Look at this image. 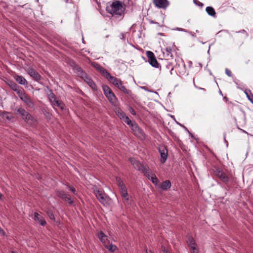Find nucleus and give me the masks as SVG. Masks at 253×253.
I'll return each instance as SVG.
<instances>
[{"mask_svg": "<svg viewBox=\"0 0 253 253\" xmlns=\"http://www.w3.org/2000/svg\"><path fill=\"white\" fill-rule=\"evenodd\" d=\"M107 10L112 15H122L124 13L125 7L121 2L117 0L107 6Z\"/></svg>", "mask_w": 253, "mask_h": 253, "instance_id": "1", "label": "nucleus"}, {"mask_svg": "<svg viewBox=\"0 0 253 253\" xmlns=\"http://www.w3.org/2000/svg\"><path fill=\"white\" fill-rule=\"evenodd\" d=\"M116 181L119 187L122 196L124 199V204L127 205H131V201L129 200L126 188L123 181L120 177H116Z\"/></svg>", "mask_w": 253, "mask_h": 253, "instance_id": "2", "label": "nucleus"}, {"mask_svg": "<svg viewBox=\"0 0 253 253\" xmlns=\"http://www.w3.org/2000/svg\"><path fill=\"white\" fill-rule=\"evenodd\" d=\"M17 112L20 114L22 119L25 120L27 124L30 126L36 125V120L31 114H29L24 109L20 108L17 109Z\"/></svg>", "mask_w": 253, "mask_h": 253, "instance_id": "3", "label": "nucleus"}, {"mask_svg": "<svg viewBox=\"0 0 253 253\" xmlns=\"http://www.w3.org/2000/svg\"><path fill=\"white\" fill-rule=\"evenodd\" d=\"M104 93L106 97L107 98L109 101L113 105H116L117 104V98L112 92L111 89L107 86L103 87Z\"/></svg>", "mask_w": 253, "mask_h": 253, "instance_id": "4", "label": "nucleus"}, {"mask_svg": "<svg viewBox=\"0 0 253 253\" xmlns=\"http://www.w3.org/2000/svg\"><path fill=\"white\" fill-rule=\"evenodd\" d=\"M18 96L28 107L30 108H34L35 107L34 102L23 90L21 92H18Z\"/></svg>", "mask_w": 253, "mask_h": 253, "instance_id": "5", "label": "nucleus"}, {"mask_svg": "<svg viewBox=\"0 0 253 253\" xmlns=\"http://www.w3.org/2000/svg\"><path fill=\"white\" fill-rule=\"evenodd\" d=\"M78 72L80 73V75L81 77L86 82V83L91 87V88L94 90H97V86L94 83L93 81L89 78L87 75L84 72L82 69L78 67L77 68Z\"/></svg>", "mask_w": 253, "mask_h": 253, "instance_id": "6", "label": "nucleus"}, {"mask_svg": "<svg viewBox=\"0 0 253 253\" xmlns=\"http://www.w3.org/2000/svg\"><path fill=\"white\" fill-rule=\"evenodd\" d=\"M146 55L148 59L149 64L153 67L159 68L160 64L158 62L155 55L153 52L151 51H147L146 52Z\"/></svg>", "mask_w": 253, "mask_h": 253, "instance_id": "7", "label": "nucleus"}, {"mask_svg": "<svg viewBox=\"0 0 253 253\" xmlns=\"http://www.w3.org/2000/svg\"><path fill=\"white\" fill-rule=\"evenodd\" d=\"M94 193L97 199L101 204L104 205L108 204V197L103 192L98 189H96L94 191Z\"/></svg>", "mask_w": 253, "mask_h": 253, "instance_id": "8", "label": "nucleus"}, {"mask_svg": "<svg viewBox=\"0 0 253 253\" xmlns=\"http://www.w3.org/2000/svg\"><path fill=\"white\" fill-rule=\"evenodd\" d=\"M153 2L155 7L163 9H166L169 5L168 0H153Z\"/></svg>", "mask_w": 253, "mask_h": 253, "instance_id": "9", "label": "nucleus"}, {"mask_svg": "<svg viewBox=\"0 0 253 253\" xmlns=\"http://www.w3.org/2000/svg\"><path fill=\"white\" fill-rule=\"evenodd\" d=\"M105 73L106 78L109 80V81L112 84H113L117 88H118L120 86V85H121L122 84H123L122 82L120 79L112 76L109 73L106 71H105Z\"/></svg>", "mask_w": 253, "mask_h": 253, "instance_id": "10", "label": "nucleus"}, {"mask_svg": "<svg viewBox=\"0 0 253 253\" xmlns=\"http://www.w3.org/2000/svg\"><path fill=\"white\" fill-rule=\"evenodd\" d=\"M144 174L148 177V178L151 180V181L155 184H157L159 180L156 176L155 174L150 169H144Z\"/></svg>", "mask_w": 253, "mask_h": 253, "instance_id": "11", "label": "nucleus"}, {"mask_svg": "<svg viewBox=\"0 0 253 253\" xmlns=\"http://www.w3.org/2000/svg\"><path fill=\"white\" fill-rule=\"evenodd\" d=\"M214 173L224 183H227L229 181V177L226 174L221 171L219 169L216 168L214 171Z\"/></svg>", "mask_w": 253, "mask_h": 253, "instance_id": "12", "label": "nucleus"}, {"mask_svg": "<svg viewBox=\"0 0 253 253\" xmlns=\"http://www.w3.org/2000/svg\"><path fill=\"white\" fill-rule=\"evenodd\" d=\"M57 196L64 200V201L68 202L70 204L73 203V201L71 200V197L63 191H58L56 192Z\"/></svg>", "mask_w": 253, "mask_h": 253, "instance_id": "13", "label": "nucleus"}, {"mask_svg": "<svg viewBox=\"0 0 253 253\" xmlns=\"http://www.w3.org/2000/svg\"><path fill=\"white\" fill-rule=\"evenodd\" d=\"M159 152L161 155V162L162 163H165L168 158V151L164 146H162L159 149Z\"/></svg>", "mask_w": 253, "mask_h": 253, "instance_id": "14", "label": "nucleus"}, {"mask_svg": "<svg viewBox=\"0 0 253 253\" xmlns=\"http://www.w3.org/2000/svg\"><path fill=\"white\" fill-rule=\"evenodd\" d=\"M27 72L28 74L36 81H38L41 80V76L34 69L32 68L28 69Z\"/></svg>", "mask_w": 253, "mask_h": 253, "instance_id": "15", "label": "nucleus"}, {"mask_svg": "<svg viewBox=\"0 0 253 253\" xmlns=\"http://www.w3.org/2000/svg\"><path fill=\"white\" fill-rule=\"evenodd\" d=\"M34 220L37 221L42 226H44L46 223L44 218L36 212L34 213Z\"/></svg>", "mask_w": 253, "mask_h": 253, "instance_id": "16", "label": "nucleus"}, {"mask_svg": "<svg viewBox=\"0 0 253 253\" xmlns=\"http://www.w3.org/2000/svg\"><path fill=\"white\" fill-rule=\"evenodd\" d=\"M97 237L104 245L108 244L109 242L108 236L105 235L102 231H100L98 233Z\"/></svg>", "mask_w": 253, "mask_h": 253, "instance_id": "17", "label": "nucleus"}, {"mask_svg": "<svg viewBox=\"0 0 253 253\" xmlns=\"http://www.w3.org/2000/svg\"><path fill=\"white\" fill-rule=\"evenodd\" d=\"M171 186V184L170 181L169 180H167L161 184L160 187L163 190H167L170 188Z\"/></svg>", "mask_w": 253, "mask_h": 253, "instance_id": "18", "label": "nucleus"}, {"mask_svg": "<svg viewBox=\"0 0 253 253\" xmlns=\"http://www.w3.org/2000/svg\"><path fill=\"white\" fill-rule=\"evenodd\" d=\"M15 80L20 84H27L26 80L21 76L16 75L14 77Z\"/></svg>", "mask_w": 253, "mask_h": 253, "instance_id": "19", "label": "nucleus"}, {"mask_svg": "<svg viewBox=\"0 0 253 253\" xmlns=\"http://www.w3.org/2000/svg\"><path fill=\"white\" fill-rule=\"evenodd\" d=\"M163 53L165 55V57L167 58H169L172 57L171 53V49L170 47H167L164 49Z\"/></svg>", "mask_w": 253, "mask_h": 253, "instance_id": "20", "label": "nucleus"}, {"mask_svg": "<svg viewBox=\"0 0 253 253\" xmlns=\"http://www.w3.org/2000/svg\"><path fill=\"white\" fill-rule=\"evenodd\" d=\"M187 242L190 248H192V246L195 247L197 246L195 240L191 236H188L187 237Z\"/></svg>", "mask_w": 253, "mask_h": 253, "instance_id": "21", "label": "nucleus"}, {"mask_svg": "<svg viewBox=\"0 0 253 253\" xmlns=\"http://www.w3.org/2000/svg\"><path fill=\"white\" fill-rule=\"evenodd\" d=\"M206 12L208 14L211 16L215 17L216 15L214 8L211 6H208L206 8Z\"/></svg>", "mask_w": 253, "mask_h": 253, "instance_id": "22", "label": "nucleus"}, {"mask_svg": "<svg viewBox=\"0 0 253 253\" xmlns=\"http://www.w3.org/2000/svg\"><path fill=\"white\" fill-rule=\"evenodd\" d=\"M51 104L53 106H57L62 110L64 108V104L61 101L57 100V98Z\"/></svg>", "mask_w": 253, "mask_h": 253, "instance_id": "23", "label": "nucleus"}, {"mask_svg": "<svg viewBox=\"0 0 253 253\" xmlns=\"http://www.w3.org/2000/svg\"><path fill=\"white\" fill-rule=\"evenodd\" d=\"M104 246L111 252H114L117 249V247L116 246L112 244H110L109 242Z\"/></svg>", "mask_w": 253, "mask_h": 253, "instance_id": "24", "label": "nucleus"}, {"mask_svg": "<svg viewBox=\"0 0 253 253\" xmlns=\"http://www.w3.org/2000/svg\"><path fill=\"white\" fill-rule=\"evenodd\" d=\"M10 86L12 90H13L17 93V94L18 95L19 92H21L23 91V90L20 89L19 88V87L17 86V85L14 83H11V84H10Z\"/></svg>", "mask_w": 253, "mask_h": 253, "instance_id": "25", "label": "nucleus"}, {"mask_svg": "<svg viewBox=\"0 0 253 253\" xmlns=\"http://www.w3.org/2000/svg\"><path fill=\"white\" fill-rule=\"evenodd\" d=\"M48 98L51 103H52L56 99L55 95L51 90H50L48 94Z\"/></svg>", "mask_w": 253, "mask_h": 253, "instance_id": "26", "label": "nucleus"}, {"mask_svg": "<svg viewBox=\"0 0 253 253\" xmlns=\"http://www.w3.org/2000/svg\"><path fill=\"white\" fill-rule=\"evenodd\" d=\"M116 112L118 115V116L121 119H123L126 117V114L121 109H118L116 110Z\"/></svg>", "mask_w": 253, "mask_h": 253, "instance_id": "27", "label": "nucleus"}, {"mask_svg": "<svg viewBox=\"0 0 253 253\" xmlns=\"http://www.w3.org/2000/svg\"><path fill=\"white\" fill-rule=\"evenodd\" d=\"M92 65L95 69L100 71V72L104 73L105 71V70L97 63L93 62L92 63Z\"/></svg>", "mask_w": 253, "mask_h": 253, "instance_id": "28", "label": "nucleus"}, {"mask_svg": "<svg viewBox=\"0 0 253 253\" xmlns=\"http://www.w3.org/2000/svg\"><path fill=\"white\" fill-rule=\"evenodd\" d=\"M118 88L125 94H128L130 93V90L127 89L126 88V87L123 84H122L120 85Z\"/></svg>", "mask_w": 253, "mask_h": 253, "instance_id": "29", "label": "nucleus"}, {"mask_svg": "<svg viewBox=\"0 0 253 253\" xmlns=\"http://www.w3.org/2000/svg\"><path fill=\"white\" fill-rule=\"evenodd\" d=\"M130 126H131L132 130L135 134H136L137 132H139V128L136 123L132 124Z\"/></svg>", "mask_w": 253, "mask_h": 253, "instance_id": "30", "label": "nucleus"}, {"mask_svg": "<svg viewBox=\"0 0 253 253\" xmlns=\"http://www.w3.org/2000/svg\"><path fill=\"white\" fill-rule=\"evenodd\" d=\"M161 249L163 253H170L169 248L168 247H166L165 246L162 245Z\"/></svg>", "mask_w": 253, "mask_h": 253, "instance_id": "31", "label": "nucleus"}, {"mask_svg": "<svg viewBox=\"0 0 253 253\" xmlns=\"http://www.w3.org/2000/svg\"><path fill=\"white\" fill-rule=\"evenodd\" d=\"M133 166L135 169L139 170H141L142 167L141 164L139 163L138 161H137L136 163H135L134 165H133Z\"/></svg>", "mask_w": 253, "mask_h": 253, "instance_id": "32", "label": "nucleus"}, {"mask_svg": "<svg viewBox=\"0 0 253 253\" xmlns=\"http://www.w3.org/2000/svg\"><path fill=\"white\" fill-rule=\"evenodd\" d=\"M126 123L127 125L130 126L132 123H131V121L129 119V118L126 116V117L122 119Z\"/></svg>", "mask_w": 253, "mask_h": 253, "instance_id": "33", "label": "nucleus"}, {"mask_svg": "<svg viewBox=\"0 0 253 253\" xmlns=\"http://www.w3.org/2000/svg\"><path fill=\"white\" fill-rule=\"evenodd\" d=\"M191 253H199V251L197 249V246L194 247L192 246V248H190Z\"/></svg>", "mask_w": 253, "mask_h": 253, "instance_id": "34", "label": "nucleus"}, {"mask_svg": "<svg viewBox=\"0 0 253 253\" xmlns=\"http://www.w3.org/2000/svg\"><path fill=\"white\" fill-rule=\"evenodd\" d=\"M246 94L248 98V99L253 103V95L250 92V94H248V93L246 92Z\"/></svg>", "mask_w": 253, "mask_h": 253, "instance_id": "35", "label": "nucleus"}, {"mask_svg": "<svg viewBox=\"0 0 253 253\" xmlns=\"http://www.w3.org/2000/svg\"><path fill=\"white\" fill-rule=\"evenodd\" d=\"M68 188L70 191H71L73 193L76 194V190L74 187L68 186Z\"/></svg>", "mask_w": 253, "mask_h": 253, "instance_id": "36", "label": "nucleus"}, {"mask_svg": "<svg viewBox=\"0 0 253 253\" xmlns=\"http://www.w3.org/2000/svg\"><path fill=\"white\" fill-rule=\"evenodd\" d=\"M225 73L226 75L229 77L232 76V72L230 70H228V69H225Z\"/></svg>", "mask_w": 253, "mask_h": 253, "instance_id": "37", "label": "nucleus"}, {"mask_svg": "<svg viewBox=\"0 0 253 253\" xmlns=\"http://www.w3.org/2000/svg\"><path fill=\"white\" fill-rule=\"evenodd\" d=\"M129 161L132 164V165H134V164L137 162V161L134 158H130Z\"/></svg>", "mask_w": 253, "mask_h": 253, "instance_id": "38", "label": "nucleus"}, {"mask_svg": "<svg viewBox=\"0 0 253 253\" xmlns=\"http://www.w3.org/2000/svg\"><path fill=\"white\" fill-rule=\"evenodd\" d=\"M48 216L51 219L54 220L55 218L54 214L52 213H49Z\"/></svg>", "mask_w": 253, "mask_h": 253, "instance_id": "39", "label": "nucleus"}, {"mask_svg": "<svg viewBox=\"0 0 253 253\" xmlns=\"http://www.w3.org/2000/svg\"><path fill=\"white\" fill-rule=\"evenodd\" d=\"M194 3H195V4H199L198 3H200V5H201V6H203V3H201L200 1H198V0H194Z\"/></svg>", "mask_w": 253, "mask_h": 253, "instance_id": "40", "label": "nucleus"}, {"mask_svg": "<svg viewBox=\"0 0 253 253\" xmlns=\"http://www.w3.org/2000/svg\"><path fill=\"white\" fill-rule=\"evenodd\" d=\"M130 113H131L132 114H133V115H135V112L134 110H133L132 109H130Z\"/></svg>", "mask_w": 253, "mask_h": 253, "instance_id": "41", "label": "nucleus"}, {"mask_svg": "<svg viewBox=\"0 0 253 253\" xmlns=\"http://www.w3.org/2000/svg\"><path fill=\"white\" fill-rule=\"evenodd\" d=\"M177 29L178 30V31H185V30L184 29H181V28H177Z\"/></svg>", "mask_w": 253, "mask_h": 253, "instance_id": "42", "label": "nucleus"}, {"mask_svg": "<svg viewBox=\"0 0 253 253\" xmlns=\"http://www.w3.org/2000/svg\"><path fill=\"white\" fill-rule=\"evenodd\" d=\"M241 32L244 33H245V34H246V36H248V34H247V33L246 32V31H245V30H243V31H242V32Z\"/></svg>", "mask_w": 253, "mask_h": 253, "instance_id": "43", "label": "nucleus"}, {"mask_svg": "<svg viewBox=\"0 0 253 253\" xmlns=\"http://www.w3.org/2000/svg\"><path fill=\"white\" fill-rule=\"evenodd\" d=\"M147 253H153L151 251H147Z\"/></svg>", "mask_w": 253, "mask_h": 253, "instance_id": "44", "label": "nucleus"}, {"mask_svg": "<svg viewBox=\"0 0 253 253\" xmlns=\"http://www.w3.org/2000/svg\"><path fill=\"white\" fill-rule=\"evenodd\" d=\"M173 70V68H172L170 71L171 74H172V71Z\"/></svg>", "mask_w": 253, "mask_h": 253, "instance_id": "45", "label": "nucleus"}, {"mask_svg": "<svg viewBox=\"0 0 253 253\" xmlns=\"http://www.w3.org/2000/svg\"><path fill=\"white\" fill-rule=\"evenodd\" d=\"M2 231V230L1 229V228H0V232Z\"/></svg>", "mask_w": 253, "mask_h": 253, "instance_id": "46", "label": "nucleus"}, {"mask_svg": "<svg viewBox=\"0 0 253 253\" xmlns=\"http://www.w3.org/2000/svg\"><path fill=\"white\" fill-rule=\"evenodd\" d=\"M151 23H154V22H153V21H152L151 22Z\"/></svg>", "mask_w": 253, "mask_h": 253, "instance_id": "47", "label": "nucleus"}, {"mask_svg": "<svg viewBox=\"0 0 253 253\" xmlns=\"http://www.w3.org/2000/svg\"><path fill=\"white\" fill-rule=\"evenodd\" d=\"M142 88L145 89V87H142Z\"/></svg>", "mask_w": 253, "mask_h": 253, "instance_id": "48", "label": "nucleus"}, {"mask_svg": "<svg viewBox=\"0 0 253 253\" xmlns=\"http://www.w3.org/2000/svg\"><path fill=\"white\" fill-rule=\"evenodd\" d=\"M1 116V112H0V116Z\"/></svg>", "mask_w": 253, "mask_h": 253, "instance_id": "49", "label": "nucleus"}]
</instances>
